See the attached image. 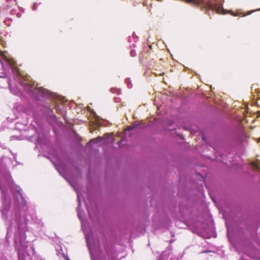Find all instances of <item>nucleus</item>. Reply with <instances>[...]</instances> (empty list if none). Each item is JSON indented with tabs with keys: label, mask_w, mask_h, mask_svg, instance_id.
<instances>
[{
	"label": "nucleus",
	"mask_w": 260,
	"mask_h": 260,
	"mask_svg": "<svg viewBox=\"0 0 260 260\" xmlns=\"http://www.w3.org/2000/svg\"><path fill=\"white\" fill-rule=\"evenodd\" d=\"M20 83L26 91L33 93L38 99L42 97L46 98L50 94L49 91L43 87H38L31 81L26 80L21 81Z\"/></svg>",
	"instance_id": "f257e3e1"
},
{
	"label": "nucleus",
	"mask_w": 260,
	"mask_h": 260,
	"mask_svg": "<svg viewBox=\"0 0 260 260\" xmlns=\"http://www.w3.org/2000/svg\"><path fill=\"white\" fill-rule=\"evenodd\" d=\"M117 135L118 137H122L119 143L124 145L125 143H123V142L125 139L130 137V126H127L123 133L117 132Z\"/></svg>",
	"instance_id": "f03ea898"
},
{
	"label": "nucleus",
	"mask_w": 260,
	"mask_h": 260,
	"mask_svg": "<svg viewBox=\"0 0 260 260\" xmlns=\"http://www.w3.org/2000/svg\"><path fill=\"white\" fill-rule=\"evenodd\" d=\"M251 166L257 170H260V162L256 160L255 162H252L251 164Z\"/></svg>",
	"instance_id": "7ed1b4c3"
},
{
	"label": "nucleus",
	"mask_w": 260,
	"mask_h": 260,
	"mask_svg": "<svg viewBox=\"0 0 260 260\" xmlns=\"http://www.w3.org/2000/svg\"><path fill=\"white\" fill-rule=\"evenodd\" d=\"M102 139V138H101V137H98L96 138V139H93V140H91L88 143V144L89 145V144H91L92 143H98V142H99L100 141H101V140Z\"/></svg>",
	"instance_id": "20e7f679"
},
{
	"label": "nucleus",
	"mask_w": 260,
	"mask_h": 260,
	"mask_svg": "<svg viewBox=\"0 0 260 260\" xmlns=\"http://www.w3.org/2000/svg\"><path fill=\"white\" fill-rule=\"evenodd\" d=\"M64 257L66 258V260H70V259H69V258L68 256H65L64 255Z\"/></svg>",
	"instance_id": "39448f33"
},
{
	"label": "nucleus",
	"mask_w": 260,
	"mask_h": 260,
	"mask_svg": "<svg viewBox=\"0 0 260 260\" xmlns=\"http://www.w3.org/2000/svg\"><path fill=\"white\" fill-rule=\"evenodd\" d=\"M131 56L133 55V54H134L133 51H131Z\"/></svg>",
	"instance_id": "423d86ee"
},
{
	"label": "nucleus",
	"mask_w": 260,
	"mask_h": 260,
	"mask_svg": "<svg viewBox=\"0 0 260 260\" xmlns=\"http://www.w3.org/2000/svg\"><path fill=\"white\" fill-rule=\"evenodd\" d=\"M133 129L132 126L131 125V129L132 130Z\"/></svg>",
	"instance_id": "0eeeda50"
}]
</instances>
